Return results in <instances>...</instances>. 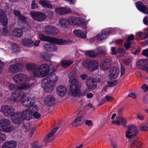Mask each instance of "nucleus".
I'll use <instances>...</instances> for the list:
<instances>
[{
	"label": "nucleus",
	"mask_w": 148,
	"mask_h": 148,
	"mask_svg": "<svg viewBox=\"0 0 148 148\" xmlns=\"http://www.w3.org/2000/svg\"><path fill=\"white\" fill-rule=\"evenodd\" d=\"M11 99L17 102L21 101L25 106L27 107L29 109V110H25L24 111L30 113L32 116L33 113L38 111V107L34 104L35 98L32 94L28 93L26 95L22 91H16L15 93L12 94Z\"/></svg>",
	"instance_id": "obj_1"
},
{
	"label": "nucleus",
	"mask_w": 148,
	"mask_h": 148,
	"mask_svg": "<svg viewBox=\"0 0 148 148\" xmlns=\"http://www.w3.org/2000/svg\"><path fill=\"white\" fill-rule=\"evenodd\" d=\"M13 80L14 82L20 84V85L18 86L13 84H10L9 88L11 90L25 89L31 86V84L28 83L29 81V79L25 75L22 74H16L14 76Z\"/></svg>",
	"instance_id": "obj_2"
},
{
	"label": "nucleus",
	"mask_w": 148,
	"mask_h": 148,
	"mask_svg": "<svg viewBox=\"0 0 148 148\" xmlns=\"http://www.w3.org/2000/svg\"><path fill=\"white\" fill-rule=\"evenodd\" d=\"M75 74L71 72L69 76L70 82L71 84L70 89L71 92L73 96H83L86 93L85 90L80 92L81 82L77 80L75 77Z\"/></svg>",
	"instance_id": "obj_3"
},
{
	"label": "nucleus",
	"mask_w": 148,
	"mask_h": 148,
	"mask_svg": "<svg viewBox=\"0 0 148 148\" xmlns=\"http://www.w3.org/2000/svg\"><path fill=\"white\" fill-rule=\"evenodd\" d=\"M11 116V119L12 122L19 124L21 122V119L29 120L32 118V114L30 113L23 111L21 113L14 112Z\"/></svg>",
	"instance_id": "obj_4"
},
{
	"label": "nucleus",
	"mask_w": 148,
	"mask_h": 148,
	"mask_svg": "<svg viewBox=\"0 0 148 148\" xmlns=\"http://www.w3.org/2000/svg\"><path fill=\"white\" fill-rule=\"evenodd\" d=\"M49 71V67L46 64H44L33 71V75L35 76L41 77L47 75Z\"/></svg>",
	"instance_id": "obj_5"
},
{
	"label": "nucleus",
	"mask_w": 148,
	"mask_h": 148,
	"mask_svg": "<svg viewBox=\"0 0 148 148\" xmlns=\"http://www.w3.org/2000/svg\"><path fill=\"white\" fill-rule=\"evenodd\" d=\"M39 38L42 40L49 42L54 44L64 45L67 43V42L64 40L51 37L45 36L42 34H39Z\"/></svg>",
	"instance_id": "obj_6"
},
{
	"label": "nucleus",
	"mask_w": 148,
	"mask_h": 148,
	"mask_svg": "<svg viewBox=\"0 0 148 148\" xmlns=\"http://www.w3.org/2000/svg\"><path fill=\"white\" fill-rule=\"evenodd\" d=\"M111 29H106L101 30V32L97 34L95 37L92 38L91 40L92 42H96L95 40L102 41L106 39L111 32Z\"/></svg>",
	"instance_id": "obj_7"
},
{
	"label": "nucleus",
	"mask_w": 148,
	"mask_h": 148,
	"mask_svg": "<svg viewBox=\"0 0 148 148\" xmlns=\"http://www.w3.org/2000/svg\"><path fill=\"white\" fill-rule=\"evenodd\" d=\"M10 122L9 119H3L0 120V127L2 131L9 132L13 131V128L10 125Z\"/></svg>",
	"instance_id": "obj_8"
},
{
	"label": "nucleus",
	"mask_w": 148,
	"mask_h": 148,
	"mask_svg": "<svg viewBox=\"0 0 148 148\" xmlns=\"http://www.w3.org/2000/svg\"><path fill=\"white\" fill-rule=\"evenodd\" d=\"M54 85L48 77L44 79L42 81V86L45 92H51Z\"/></svg>",
	"instance_id": "obj_9"
},
{
	"label": "nucleus",
	"mask_w": 148,
	"mask_h": 148,
	"mask_svg": "<svg viewBox=\"0 0 148 148\" xmlns=\"http://www.w3.org/2000/svg\"><path fill=\"white\" fill-rule=\"evenodd\" d=\"M67 21L69 24L73 25L81 26L84 23V21L80 18L72 16L68 17Z\"/></svg>",
	"instance_id": "obj_10"
},
{
	"label": "nucleus",
	"mask_w": 148,
	"mask_h": 148,
	"mask_svg": "<svg viewBox=\"0 0 148 148\" xmlns=\"http://www.w3.org/2000/svg\"><path fill=\"white\" fill-rule=\"evenodd\" d=\"M20 61L19 59L14 60L11 61L12 62L14 63V64L11 65L9 66V70L10 72L15 73L21 70V66L19 64Z\"/></svg>",
	"instance_id": "obj_11"
},
{
	"label": "nucleus",
	"mask_w": 148,
	"mask_h": 148,
	"mask_svg": "<svg viewBox=\"0 0 148 148\" xmlns=\"http://www.w3.org/2000/svg\"><path fill=\"white\" fill-rule=\"evenodd\" d=\"M127 127L128 130L125 132V137L127 138H131L137 134V128L135 125H131L127 126Z\"/></svg>",
	"instance_id": "obj_12"
},
{
	"label": "nucleus",
	"mask_w": 148,
	"mask_h": 148,
	"mask_svg": "<svg viewBox=\"0 0 148 148\" xmlns=\"http://www.w3.org/2000/svg\"><path fill=\"white\" fill-rule=\"evenodd\" d=\"M30 14L31 17L36 21H42L45 18V15L41 12L32 11L30 12Z\"/></svg>",
	"instance_id": "obj_13"
},
{
	"label": "nucleus",
	"mask_w": 148,
	"mask_h": 148,
	"mask_svg": "<svg viewBox=\"0 0 148 148\" xmlns=\"http://www.w3.org/2000/svg\"><path fill=\"white\" fill-rule=\"evenodd\" d=\"M1 111L5 116H11L14 113V110L10 106L5 105L1 106Z\"/></svg>",
	"instance_id": "obj_14"
},
{
	"label": "nucleus",
	"mask_w": 148,
	"mask_h": 148,
	"mask_svg": "<svg viewBox=\"0 0 148 148\" xmlns=\"http://www.w3.org/2000/svg\"><path fill=\"white\" fill-rule=\"evenodd\" d=\"M136 35L140 39H145L143 42V45H148V28L145 30V33L139 32L136 33Z\"/></svg>",
	"instance_id": "obj_15"
},
{
	"label": "nucleus",
	"mask_w": 148,
	"mask_h": 148,
	"mask_svg": "<svg viewBox=\"0 0 148 148\" xmlns=\"http://www.w3.org/2000/svg\"><path fill=\"white\" fill-rule=\"evenodd\" d=\"M8 18L5 11L0 10V23L3 26H6L8 24Z\"/></svg>",
	"instance_id": "obj_16"
},
{
	"label": "nucleus",
	"mask_w": 148,
	"mask_h": 148,
	"mask_svg": "<svg viewBox=\"0 0 148 148\" xmlns=\"http://www.w3.org/2000/svg\"><path fill=\"white\" fill-rule=\"evenodd\" d=\"M55 12L59 15H62L71 12L70 8L66 7H60L56 8L55 10Z\"/></svg>",
	"instance_id": "obj_17"
},
{
	"label": "nucleus",
	"mask_w": 148,
	"mask_h": 148,
	"mask_svg": "<svg viewBox=\"0 0 148 148\" xmlns=\"http://www.w3.org/2000/svg\"><path fill=\"white\" fill-rule=\"evenodd\" d=\"M95 79L90 78L87 80L86 85L88 88L89 90L95 89L97 87V85Z\"/></svg>",
	"instance_id": "obj_18"
},
{
	"label": "nucleus",
	"mask_w": 148,
	"mask_h": 148,
	"mask_svg": "<svg viewBox=\"0 0 148 148\" xmlns=\"http://www.w3.org/2000/svg\"><path fill=\"white\" fill-rule=\"evenodd\" d=\"M67 92L66 87L64 86L61 85L58 86L56 89V92L58 96L63 97Z\"/></svg>",
	"instance_id": "obj_19"
},
{
	"label": "nucleus",
	"mask_w": 148,
	"mask_h": 148,
	"mask_svg": "<svg viewBox=\"0 0 148 148\" xmlns=\"http://www.w3.org/2000/svg\"><path fill=\"white\" fill-rule=\"evenodd\" d=\"M136 6L138 9L143 13L148 14V8L145 6L141 2L138 1L136 3Z\"/></svg>",
	"instance_id": "obj_20"
},
{
	"label": "nucleus",
	"mask_w": 148,
	"mask_h": 148,
	"mask_svg": "<svg viewBox=\"0 0 148 148\" xmlns=\"http://www.w3.org/2000/svg\"><path fill=\"white\" fill-rule=\"evenodd\" d=\"M119 73V69L117 67H115L110 70L109 73L110 77L112 79H115L117 77Z\"/></svg>",
	"instance_id": "obj_21"
},
{
	"label": "nucleus",
	"mask_w": 148,
	"mask_h": 148,
	"mask_svg": "<svg viewBox=\"0 0 148 148\" xmlns=\"http://www.w3.org/2000/svg\"><path fill=\"white\" fill-rule=\"evenodd\" d=\"M99 63L97 61L90 60L88 62V69L91 71H93L98 68Z\"/></svg>",
	"instance_id": "obj_22"
},
{
	"label": "nucleus",
	"mask_w": 148,
	"mask_h": 148,
	"mask_svg": "<svg viewBox=\"0 0 148 148\" xmlns=\"http://www.w3.org/2000/svg\"><path fill=\"white\" fill-rule=\"evenodd\" d=\"M17 143L14 140H10L5 142L2 145V148H16Z\"/></svg>",
	"instance_id": "obj_23"
},
{
	"label": "nucleus",
	"mask_w": 148,
	"mask_h": 148,
	"mask_svg": "<svg viewBox=\"0 0 148 148\" xmlns=\"http://www.w3.org/2000/svg\"><path fill=\"white\" fill-rule=\"evenodd\" d=\"M45 103L47 105L51 106L55 103V99L52 95H48L45 97L44 100Z\"/></svg>",
	"instance_id": "obj_24"
},
{
	"label": "nucleus",
	"mask_w": 148,
	"mask_h": 148,
	"mask_svg": "<svg viewBox=\"0 0 148 148\" xmlns=\"http://www.w3.org/2000/svg\"><path fill=\"white\" fill-rule=\"evenodd\" d=\"M85 119L83 116H81L75 119L72 123L71 125L77 127L81 125L84 122Z\"/></svg>",
	"instance_id": "obj_25"
},
{
	"label": "nucleus",
	"mask_w": 148,
	"mask_h": 148,
	"mask_svg": "<svg viewBox=\"0 0 148 148\" xmlns=\"http://www.w3.org/2000/svg\"><path fill=\"white\" fill-rule=\"evenodd\" d=\"M112 122L117 125L122 124L124 126H125L126 124V120L122 117L116 118V120L112 121Z\"/></svg>",
	"instance_id": "obj_26"
},
{
	"label": "nucleus",
	"mask_w": 148,
	"mask_h": 148,
	"mask_svg": "<svg viewBox=\"0 0 148 148\" xmlns=\"http://www.w3.org/2000/svg\"><path fill=\"white\" fill-rule=\"evenodd\" d=\"M111 63L110 60L106 59L101 62L100 64V67L103 69H107L110 67Z\"/></svg>",
	"instance_id": "obj_27"
},
{
	"label": "nucleus",
	"mask_w": 148,
	"mask_h": 148,
	"mask_svg": "<svg viewBox=\"0 0 148 148\" xmlns=\"http://www.w3.org/2000/svg\"><path fill=\"white\" fill-rule=\"evenodd\" d=\"M134 39V36L133 34H131L129 36L126 41L124 43V46H130L134 45L135 42L133 41Z\"/></svg>",
	"instance_id": "obj_28"
},
{
	"label": "nucleus",
	"mask_w": 148,
	"mask_h": 148,
	"mask_svg": "<svg viewBox=\"0 0 148 148\" xmlns=\"http://www.w3.org/2000/svg\"><path fill=\"white\" fill-rule=\"evenodd\" d=\"M111 50L112 54H115L117 56L120 55L124 52L123 49H121L120 48H118L116 49L115 47H112L111 48Z\"/></svg>",
	"instance_id": "obj_29"
},
{
	"label": "nucleus",
	"mask_w": 148,
	"mask_h": 148,
	"mask_svg": "<svg viewBox=\"0 0 148 148\" xmlns=\"http://www.w3.org/2000/svg\"><path fill=\"white\" fill-rule=\"evenodd\" d=\"M22 129L25 131L26 132H28L27 134H29L30 136L31 137L33 133H34L35 128H31L29 129V126L26 127L25 125L23 126L22 127Z\"/></svg>",
	"instance_id": "obj_30"
},
{
	"label": "nucleus",
	"mask_w": 148,
	"mask_h": 148,
	"mask_svg": "<svg viewBox=\"0 0 148 148\" xmlns=\"http://www.w3.org/2000/svg\"><path fill=\"white\" fill-rule=\"evenodd\" d=\"M56 28L52 26H48L46 27L45 29V32L47 34H53L56 32Z\"/></svg>",
	"instance_id": "obj_31"
},
{
	"label": "nucleus",
	"mask_w": 148,
	"mask_h": 148,
	"mask_svg": "<svg viewBox=\"0 0 148 148\" xmlns=\"http://www.w3.org/2000/svg\"><path fill=\"white\" fill-rule=\"evenodd\" d=\"M73 62V60H64L61 62V65L64 68L68 67L72 64Z\"/></svg>",
	"instance_id": "obj_32"
},
{
	"label": "nucleus",
	"mask_w": 148,
	"mask_h": 148,
	"mask_svg": "<svg viewBox=\"0 0 148 148\" xmlns=\"http://www.w3.org/2000/svg\"><path fill=\"white\" fill-rule=\"evenodd\" d=\"M73 32L75 36L78 37L83 39H85L86 37V34L81 30L79 29L75 30Z\"/></svg>",
	"instance_id": "obj_33"
},
{
	"label": "nucleus",
	"mask_w": 148,
	"mask_h": 148,
	"mask_svg": "<svg viewBox=\"0 0 148 148\" xmlns=\"http://www.w3.org/2000/svg\"><path fill=\"white\" fill-rule=\"evenodd\" d=\"M141 143L137 140L132 141L130 143L131 148H141Z\"/></svg>",
	"instance_id": "obj_34"
},
{
	"label": "nucleus",
	"mask_w": 148,
	"mask_h": 148,
	"mask_svg": "<svg viewBox=\"0 0 148 148\" xmlns=\"http://www.w3.org/2000/svg\"><path fill=\"white\" fill-rule=\"evenodd\" d=\"M148 63L147 60L146 59H141L138 60L136 63V64L140 66L145 67Z\"/></svg>",
	"instance_id": "obj_35"
},
{
	"label": "nucleus",
	"mask_w": 148,
	"mask_h": 148,
	"mask_svg": "<svg viewBox=\"0 0 148 148\" xmlns=\"http://www.w3.org/2000/svg\"><path fill=\"white\" fill-rule=\"evenodd\" d=\"M39 3L44 8H50L52 7V4L47 1L44 0H39Z\"/></svg>",
	"instance_id": "obj_36"
},
{
	"label": "nucleus",
	"mask_w": 148,
	"mask_h": 148,
	"mask_svg": "<svg viewBox=\"0 0 148 148\" xmlns=\"http://www.w3.org/2000/svg\"><path fill=\"white\" fill-rule=\"evenodd\" d=\"M12 34L16 36L20 37L22 35V32L21 29L18 28H16L13 30Z\"/></svg>",
	"instance_id": "obj_37"
},
{
	"label": "nucleus",
	"mask_w": 148,
	"mask_h": 148,
	"mask_svg": "<svg viewBox=\"0 0 148 148\" xmlns=\"http://www.w3.org/2000/svg\"><path fill=\"white\" fill-rule=\"evenodd\" d=\"M58 129V127H56L51 132L48 134L47 136L45 137V141L47 142L50 141L49 138L53 136V134Z\"/></svg>",
	"instance_id": "obj_38"
},
{
	"label": "nucleus",
	"mask_w": 148,
	"mask_h": 148,
	"mask_svg": "<svg viewBox=\"0 0 148 148\" xmlns=\"http://www.w3.org/2000/svg\"><path fill=\"white\" fill-rule=\"evenodd\" d=\"M48 77L50 80V81L54 84H55L57 82V81L58 79V76L55 74H53L51 75V76L49 77Z\"/></svg>",
	"instance_id": "obj_39"
},
{
	"label": "nucleus",
	"mask_w": 148,
	"mask_h": 148,
	"mask_svg": "<svg viewBox=\"0 0 148 148\" xmlns=\"http://www.w3.org/2000/svg\"><path fill=\"white\" fill-rule=\"evenodd\" d=\"M33 43L32 41L30 39H23L22 40V44L24 46H31Z\"/></svg>",
	"instance_id": "obj_40"
},
{
	"label": "nucleus",
	"mask_w": 148,
	"mask_h": 148,
	"mask_svg": "<svg viewBox=\"0 0 148 148\" xmlns=\"http://www.w3.org/2000/svg\"><path fill=\"white\" fill-rule=\"evenodd\" d=\"M9 32L8 31L7 27H5L3 28L0 29V34L1 35L4 36H6L9 34Z\"/></svg>",
	"instance_id": "obj_41"
},
{
	"label": "nucleus",
	"mask_w": 148,
	"mask_h": 148,
	"mask_svg": "<svg viewBox=\"0 0 148 148\" xmlns=\"http://www.w3.org/2000/svg\"><path fill=\"white\" fill-rule=\"evenodd\" d=\"M113 98L111 96L107 95L105 97V99H103L101 101V104H103L106 102H109L113 99Z\"/></svg>",
	"instance_id": "obj_42"
},
{
	"label": "nucleus",
	"mask_w": 148,
	"mask_h": 148,
	"mask_svg": "<svg viewBox=\"0 0 148 148\" xmlns=\"http://www.w3.org/2000/svg\"><path fill=\"white\" fill-rule=\"evenodd\" d=\"M86 55L91 57L96 56L97 54L93 51H87L85 52Z\"/></svg>",
	"instance_id": "obj_43"
},
{
	"label": "nucleus",
	"mask_w": 148,
	"mask_h": 148,
	"mask_svg": "<svg viewBox=\"0 0 148 148\" xmlns=\"http://www.w3.org/2000/svg\"><path fill=\"white\" fill-rule=\"evenodd\" d=\"M123 41L121 39L117 40L114 41H112L110 43V45H121L123 43Z\"/></svg>",
	"instance_id": "obj_44"
},
{
	"label": "nucleus",
	"mask_w": 148,
	"mask_h": 148,
	"mask_svg": "<svg viewBox=\"0 0 148 148\" xmlns=\"http://www.w3.org/2000/svg\"><path fill=\"white\" fill-rule=\"evenodd\" d=\"M60 65L59 64L52 65L51 64L49 66V68L53 72H54L59 67Z\"/></svg>",
	"instance_id": "obj_45"
},
{
	"label": "nucleus",
	"mask_w": 148,
	"mask_h": 148,
	"mask_svg": "<svg viewBox=\"0 0 148 148\" xmlns=\"http://www.w3.org/2000/svg\"><path fill=\"white\" fill-rule=\"evenodd\" d=\"M67 22V19L63 18H61L59 20V24L62 26L64 27L66 25Z\"/></svg>",
	"instance_id": "obj_46"
},
{
	"label": "nucleus",
	"mask_w": 148,
	"mask_h": 148,
	"mask_svg": "<svg viewBox=\"0 0 148 148\" xmlns=\"http://www.w3.org/2000/svg\"><path fill=\"white\" fill-rule=\"evenodd\" d=\"M6 137L5 134L0 133V143L5 140Z\"/></svg>",
	"instance_id": "obj_47"
},
{
	"label": "nucleus",
	"mask_w": 148,
	"mask_h": 148,
	"mask_svg": "<svg viewBox=\"0 0 148 148\" xmlns=\"http://www.w3.org/2000/svg\"><path fill=\"white\" fill-rule=\"evenodd\" d=\"M20 47H12L11 50L12 52L19 51L20 50Z\"/></svg>",
	"instance_id": "obj_48"
},
{
	"label": "nucleus",
	"mask_w": 148,
	"mask_h": 148,
	"mask_svg": "<svg viewBox=\"0 0 148 148\" xmlns=\"http://www.w3.org/2000/svg\"><path fill=\"white\" fill-rule=\"evenodd\" d=\"M45 49H47V50H49L50 51H54L57 49L56 47H46Z\"/></svg>",
	"instance_id": "obj_49"
},
{
	"label": "nucleus",
	"mask_w": 148,
	"mask_h": 148,
	"mask_svg": "<svg viewBox=\"0 0 148 148\" xmlns=\"http://www.w3.org/2000/svg\"><path fill=\"white\" fill-rule=\"evenodd\" d=\"M117 81L116 80H114L109 82L108 85L109 86L112 87L117 84Z\"/></svg>",
	"instance_id": "obj_50"
},
{
	"label": "nucleus",
	"mask_w": 148,
	"mask_h": 148,
	"mask_svg": "<svg viewBox=\"0 0 148 148\" xmlns=\"http://www.w3.org/2000/svg\"><path fill=\"white\" fill-rule=\"evenodd\" d=\"M31 7L32 9H35L38 8V5L36 3L35 1L33 0L32 1Z\"/></svg>",
	"instance_id": "obj_51"
},
{
	"label": "nucleus",
	"mask_w": 148,
	"mask_h": 148,
	"mask_svg": "<svg viewBox=\"0 0 148 148\" xmlns=\"http://www.w3.org/2000/svg\"><path fill=\"white\" fill-rule=\"evenodd\" d=\"M140 130L143 131H148V127L145 126H140Z\"/></svg>",
	"instance_id": "obj_52"
},
{
	"label": "nucleus",
	"mask_w": 148,
	"mask_h": 148,
	"mask_svg": "<svg viewBox=\"0 0 148 148\" xmlns=\"http://www.w3.org/2000/svg\"><path fill=\"white\" fill-rule=\"evenodd\" d=\"M34 66V65L33 64H27L26 67L28 70L29 71H31L32 70Z\"/></svg>",
	"instance_id": "obj_53"
},
{
	"label": "nucleus",
	"mask_w": 148,
	"mask_h": 148,
	"mask_svg": "<svg viewBox=\"0 0 148 148\" xmlns=\"http://www.w3.org/2000/svg\"><path fill=\"white\" fill-rule=\"evenodd\" d=\"M37 143L38 142L37 141L34 142L32 144V147L31 148H40V147L37 145Z\"/></svg>",
	"instance_id": "obj_54"
},
{
	"label": "nucleus",
	"mask_w": 148,
	"mask_h": 148,
	"mask_svg": "<svg viewBox=\"0 0 148 148\" xmlns=\"http://www.w3.org/2000/svg\"><path fill=\"white\" fill-rule=\"evenodd\" d=\"M34 117L36 119H38L41 116L40 114L38 112H35L32 114Z\"/></svg>",
	"instance_id": "obj_55"
},
{
	"label": "nucleus",
	"mask_w": 148,
	"mask_h": 148,
	"mask_svg": "<svg viewBox=\"0 0 148 148\" xmlns=\"http://www.w3.org/2000/svg\"><path fill=\"white\" fill-rule=\"evenodd\" d=\"M137 116L138 119L141 120H143L145 118V116L143 115H141L139 113L137 114Z\"/></svg>",
	"instance_id": "obj_56"
},
{
	"label": "nucleus",
	"mask_w": 148,
	"mask_h": 148,
	"mask_svg": "<svg viewBox=\"0 0 148 148\" xmlns=\"http://www.w3.org/2000/svg\"><path fill=\"white\" fill-rule=\"evenodd\" d=\"M83 66L85 68H87L88 69V62L86 60H84L82 63Z\"/></svg>",
	"instance_id": "obj_57"
},
{
	"label": "nucleus",
	"mask_w": 148,
	"mask_h": 148,
	"mask_svg": "<svg viewBox=\"0 0 148 148\" xmlns=\"http://www.w3.org/2000/svg\"><path fill=\"white\" fill-rule=\"evenodd\" d=\"M141 88L144 92H146L148 90V86L147 85L144 84L141 87Z\"/></svg>",
	"instance_id": "obj_58"
},
{
	"label": "nucleus",
	"mask_w": 148,
	"mask_h": 148,
	"mask_svg": "<svg viewBox=\"0 0 148 148\" xmlns=\"http://www.w3.org/2000/svg\"><path fill=\"white\" fill-rule=\"evenodd\" d=\"M131 61V59H130L128 58L124 60L123 61V62L125 65H128Z\"/></svg>",
	"instance_id": "obj_59"
},
{
	"label": "nucleus",
	"mask_w": 148,
	"mask_h": 148,
	"mask_svg": "<svg viewBox=\"0 0 148 148\" xmlns=\"http://www.w3.org/2000/svg\"><path fill=\"white\" fill-rule=\"evenodd\" d=\"M13 13L16 16L18 17L20 16L21 13L19 10H15L14 11Z\"/></svg>",
	"instance_id": "obj_60"
},
{
	"label": "nucleus",
	"mask_w": 148,
	"mask_h": 148,
	"mask_svg": "<svg viewBox=\"0 0 148 148\" xmlns=\"http://www.w3.org/2000/svg\"><path fill=\"white\" fill-rule=\"evenodd\" d=\"M142 54L145 56L148 57V50L147 49H146L143 50Z\"/></svg>",
	"instance_id": "obj_61"
},
{
	"label": "nucleus",
	"mask_w": 148,
	"mask_h": 148,
	"mask_svg": "<svg viewBox=\"0 0 148 148\" xmlns=\"http://www.w3.org/2000/svg\"><path fill=\"white\" fill-rule=\"evenodd\" d=\"M85 124L89 126H92L93 125L92 121L90 120H86L85 122Z\"/></svg>",
	"instance_id": "obj_62"
},
{
	"label": "nucleus",
	"mask_w": 148,
	"mask_h": 148,
	"mask_svg": "<svg viewBox=\"0 0 148 148\" xmlns=\"http://www.w3.org/2000/svg\"><path fill=\"white\" fill-rule=\"evenodd\" d=\"M144 24L145 25H148V18L147 16H145L143 20Z\"/></svg>",
	"instance_id": "obj_63"
},
{
	"label": "nucleus",
	"mask_w": 148,
	"mask_h": 148,
	"mask_svg": "<svg viewBox=\"0 0 148 148\" xmlns=\"http://www.w3.org/2000/svg\"><path fill=\"white\" fill-rule=\"evenodd\" d=\"M111 144L113 148H117V145L115 141H112Z\"/></svg>",
	"instance_id": "obj_64"
}]
</instances>
